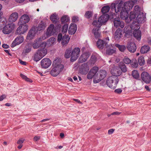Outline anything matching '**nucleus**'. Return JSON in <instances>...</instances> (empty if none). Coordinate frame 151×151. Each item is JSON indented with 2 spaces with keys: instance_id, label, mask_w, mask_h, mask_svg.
Wrapping results in <instances>:
<instances>
[{
  "instance_id": "nucleus-18",
  "label": "nucleus",
  "mask_w": 151,
  "mask_h": 151,
  "mask_svg": "<svg viewBox=\"0 0 151 151\" xmlns=\"http://www.w3.org/2000/svg\"><path fill=\"white\" fill-rule=\"evenodd\" d=\"M122 29L121 28H118L114 34V38L115 40H119L122 35Z\"/></svg>"
},
{
  "instance_id": "nucleus-59",
  "label": "nucleus",
  "mask_w": 151,
  "mask_h": 151,
  "mask_svg": "<svg viewBox=\"0 0 151 151\" xmlns=\"http://www.w3.org/2000/svg\"><path fill=\"white\" fill-rule=\"evenodd\" d=\"M122 91V90L121 88H118L115 89L114 90L115 93H120Z\"/></svg>"
},
{
  "instance_id": "nucleus-48",
  "label": "nucleus",
  "mask_w": 151,
  "mask_h": 151,
  "mask_svg": "<svg viewBox=\"0 0 151 151\" xmlns=\"http://www.w3.org/2000/svg\"><path fill=\"white\" fill-rule=\"evenodd\" d=\"M137 14L135 13V12H131L129 14V18L130 21L135 18Z\"/></svg>"
},
{
  "instance_id": "nucleus-23",
  "label": "nucleus",
  "mask_w": 151,
  "mask_h": 151,
  "mask_svg": "<svg viewBox=\"0 0 151 151\" xmlns=\"http://www.w3.org/2000/svg\"><path fill=\"white\" fill-rule=\"evenodd\" d=\"M97 47L100 49H102L107 45V43L99 39L96 43Z\"/></svg>"
},
{
  "instance_id": "nucleus-4",
  "label": "nucleus",
  "mask_w": 151,
  "mask_h": 151,
  "mask_svg": "<svg viewBox=\"0 0 151 151\" xmlns=\"http://www.w3.org/2000/svg\"><path fill=\"white\" fill-rule=\"evenodd\" d=\"M107 73L104 70H100L98 73L97 76H95V79L93 80L94 83H98L100 82L106 76Z\"/></svg>"
},
{
  "instance_id": "nucleus-28",
  "label": "nucleus",
  "mask_w": 151,
  "mask_h": 151,
  "mask_svg": "<svg viewBox=\"0 0 151 151\" xmlns=\"http://www.w3.org/2000/svg\"><path fill=\"white\" fill-rule=\"evenodd\" d=\"M38 54L40 55L42 58L44 57L47 53V50L46 49H39L37 51Z\"/></svg>"
},
{
  "instance_id": "nucleus-30",
  "label": "nucleus",
  "mask_w": 151,
  "mask_h": 151,
  "mask_svg": "<svg viewBox=\"0 0 151 151\" xmlns=\"http://www.w3.org/2000/svg\"><path fill=\"white\" fill-rule=\"evenodd\" d=\"M119 68L121 69L122 72L125 73L127 71V68L124 64L122 62H120L119 65Z\"/></svg>"
},
{
  "instance_id": "nucleus-32",
  "label": "nucleus",
  "mask_w": 151,
  "mask_h": 151,
  "mask_svg": "<svg viewBox=\"0 0 151 151\" xmlns=\"http://www.w3.org/2000/svg\"><path fill=\"white\" fill-rule=\"evenodd\" d=\"M150 47L147 45H145L141 48L140 52L142 54H145L148 52L150 50Z\"/></svg>"
},
{
  "instance_id": "nucleus-10",
  "label": "nucleus",
  "mask_w": 151,
  "mask_h": 151,
  "mask_svg": "<svg viewBox=\"0 0 151 151\" xmlns=\"http://www.w3.org/2000/svg\"><path fill=\"white\" fill-rule=\"evenodd\" d=\"M51 64V60L48 58H44L41 62V65L42 68H46L50 66Z\"/></svg>"
},
{
  "instance_id": "nucleus-1",
  "label": "nucleus",
  "mask_w": 151,
  "mask_h": 151,
  "mask_svg": "<svg viewBox=\"0 0 151 151\" xmlns=\"http://www.w3.org/2000/svg\"><path fill=\"white\" fill-rule=\"evenodd\" d=\"M134 5L130 1L125 2L124 4L122 1H121L118 4L115 3L112 4L111 7L112 9H114L116 13H120L122 19H126L128 17V11L132 9Z\"/></svg>"
},
{
  "instance_id": "nucleus-21",
  "label": "nucleus",
  "mask_w": 151,
  "mask_h": 151,
  "mask_svg": "<svg viewBox=\"0 0 151 151\" xmlns=\"http://www.w3.org/2000/svg\"><path fill=\"white\" fill-rule=\"evenodd\" d=\"M136 16V19L138 23H142L145 18V17L142 12H139Z\"/></svg>"
},
{
  "instance_id": "nucleus-41",
  "label": "nucleus",
  "mask_w": 151,
  "mask_h": 151,
  "mask_svg": "<svg viewBox=\"0 0 151 151\" xmlns=\"http://www.w3.org/2000/svg\"><path fill=\"white\" fill-rule=\"evenodd\" d=\"M32 45L30 43H27L25 46V52L27 53L29 52L31 50Z\"/></svg>"
},
{
  "instance_id": "nucleus-31",
  "label": "nucleus",
  "mask_w": 151,
  "mask_h": 151,
  "mask_svg": "<svg viewBox=\"0 0 151 151\" xmlns=\"http://www.w3.org/2000/svg\"><path fill=\"white\" fill-rule=\"evenodd\" d=\"M50 19L53 23L55 24L58 22L59 19L58 18V15L55 13L50 16Z\"/></svg>"
},
{
  "instance_id": "nucleus-61",
  "label": "nucleus",
  "mask_w": 151,
  "mask_h": 151,
  "mask_svg": "<svg viewBox=\"0 0 151 151\" xmlns=\"http://www.w3.org/2000/svg\"><path fill=\"white\" fill-rule=\"evenodd\" d=\"M114 131V129H111L108 130V134H112Z\"/></svg>"
},
{
  "instance_id": "nucleus-35",
  "label": "nucleus",
  "mask_w": 151,
  "mask_h": 151,
  "mask_svg": "<svg viewBox=\"0 0 151 151\" xmlns=\"http://www.w3.org/2000/svg\"><path fill=\"white\" fill-rule=\"evenodd\" d=\"M61 21L62 23L64 24L67 22L69 21V17L67 15H64L61 18Z\"/></svg>"
},
{
  "instance_id": "nucleus-5",
  "label": "nucleus",
  "mask_w": 151,
  "mask_h": 151,
  "mask_svg": "<svg viewBox=\"0 0 151 151\" xmlns=\"http://www.w3.org/2000/svg\"><path fill=\"white\" fill-rule=\"evenodd\" d=\"M80 50L78 47H75L74 48L71 53V57L70 60L71 62H73L76 60L79 57Z\"/></svg>"
},
{
  "instance_id": "nucleus-49",
  "label": "nucleus",
  "mask_w": 151,
  "mask_h": 151,
  "mask_svg": "<svg viewBox=\"0 0 151 151\" xmlns=\"http://www.w3.org/2000/svg\"><path fill=\"white\" fill-rule=\"evenodd\" d=\"M131 65L134 68L137 67L138 64L137 60H133Z\"/></svg>"
},
{
  "instance_id": "nucleus-45",
  "label": "nucleus",
  "mask_w": 151,
  "mask_h": 151,
  "mask_svg": "<svg viewBox=\"0 0 151 151\" xmlns=\"http://www.w3.org/2000/svg\"><path fill=\"white\" fill-rule=\"evenodd\" d=\"M71 50H67L65 54V57L66 58H69L70 57H71Z\"/></svg>"
},
{
  "instance_id": "nucleus-38",
  "label": "nucleus",
  "mask_w": 151,
  "mask_h": 151,
  "mask_svg": "<svg viewBox=\"0 0 151 151\" xmlns=\"http://www.w3.org/2000/svg\"><path fill=\"white\" fill-rule=\"evenodd\" d=\"M98 68L97 67H93L90 70V71H92L91 72L93 74L94 76V79H95V76H96L98 75V73L97 74L96 73L98 72Z\"/></svg>"
},
{
  "instance_id": "nucleus-22",
  "label": "nucleus",
  "mask_w": 151,
  "mask_h": 151,
  "mask_svg": "<svg viewBox=\"0 0 151 151\" xmlns=\"http://www.w3.org/2000/svg\"><path fill=\"white\" fill-rule=\"evenodd\" d=\"M54 25L53 24H51L48 27L46 33L47 37H49L51 35H53L55 33L54 30Z\"/></svg>"
},
{
  "instance_id": "nucleus-11",
  "label": "nucleus",
  "mask_w": 151,
  "mask_h": 151,
  "mask_svg": "<svg viewBox=\"0 0 151 151\" xmlns=\"http://www.w3.org/2000/svg\"><path fill=\"white\" fill-rule=\"evenodd\" d=\"M24 41V37L22 35H18L12 44V47H14L22 43Z\"/></svg>"
},
{
  "instance_id": "nucleus-15",
  "label": "nucleus",
  "mask_w": 151,
  "mask_h": 151,
  "mask_svg": "<svg viewBox=\"0 0 151 151\" xmlns=\"http://www.w3.org/2000/svg\"><path fill=\"white\" fill-rule=\"evenodd\" d=\"M36 33V28L32 27L29 31L27 36V39L29 40H31L34 37Z\"/></svg>"
},
{
  "instance_id": "nucleus-52",
  "label": "nucleus",
  "mask_w": 151,
  "mask_h": 151,
  "mask_svg": "<svg viewBox=\"0 0 151 151\" xmlns=\"http://www.w3.org/2000/svg\"><path fill=\"white\" fill-rule=\"evenodd\" d=\"M123 62L126 64H129L131 63V60L128 58L125 57L123 59Z\"/></svg>"
},
{
  "instance_id": "nucleus-13",
  "label": "nucleus",
  "mask_w": 151,
  "mask_h": 151,
  "mask_svg": "<svg viewBox=\"0 0 151 151\" xmlns=\"http://www.w3.org/2000/svg\"><path fill=\"white\" fill-rule=\"evenodd\" d=\"M111 72L112 76H116L118 77L122 73L121 71L117 67L114 66L111 70Z\"/></svg>"
},
{
  "instance_id": "nucleus-40",
  "label": "nucleus",
  "mask_w": 151,
  "mask_h": 151,
  "mask_svg": "<svg viewBox=\"0 0 151 151\" xmlns=\"http://www.w3.org/2000/svg\"><path fill=\"white\" fill-rule=\"evenodd\" d=\"M6 23V21L5 18H0V30L3 29V25Z\"/></svg>"
},
{
  "instance_id": "nucleus-47",
  "label": "nucleus",
  "mask_w": 151,
  "mask_h": 151,
  "mask_svg": "<svg viewBox=\"0 0 151 151\" xmlns=\"http://www.w3.org/2000/svg\"><path fill=\"white\" fill-rule=\"evenodd\" d=\"M132 75L133 78L135 79H137L139 77L138 73L136 70H134L132 71Z\"/></svg>"
},
{
  "instance_id": "nucleus-24",
  "label": "nucleus",
  "mask_w": 151,
  "mask_h": 151,
  "mask_svg": "<svg viewBox=\"0 0 151 151\" xmlns=\"http://www.w3.org/2000/svg\"><path fill=\"white\" fill-rule=\"evenodd\" d=\"M18 17V14L17 12H14L10 15L8 20L10 22H13L17 20Z\"/></svg>"
},
{
  "instance_id": "nucleus-44",
  "label": "nucleus",
  "mask_w": 151,
  "mask_h": 151,
  "mask_svg": "<svg viewBox=\"0 0 151 151\" xmlns=\"http://www.w3.org/2000/svg\"><path fill=\"white\" fill-rule=\"evenodd\" d=\"M138 62L140 65H143L145 63L144 57L142 56L139 57L138 59Z\"/></svg>"
},
{
  "instance_id": "nucleus-29",
  "label": "nucleus",
  "mask_w": 151,
  "mask_h": 151,
  "mask_svg": "<svg viewBox=\"0 0 151 151\" xmlns=\"http://www.w3.org/2000/svg\"><path fill=\"white\" fill-rule=\"evenodd\" d=\"M70 39V38L69 37L68 35H65L63 36L61 43L63 45L67 44Z\"/></svg>"
},
{
  "instance_id": "nucleus-57",
  "label": "nucleus",
  "mask_w": 151,
  "mask_h": 151,
  "mask_svg": "<svg viewBox=\"0 0 151 151\" xmlns=\"http://www.w3.org/2000/svg\"><path fill=\"white\" fill-rule=\"evenodd\" d=\"M63 37L61 33H60L58 36V41L60 42L61 41H62Z\"/></svg>"
},
{
  "instance_id": "nucleus-39",
  "label": "nucleus",
  "mask_w": 151,
  "mask_h": 151,
  "mask_svg": "<svg viewBox=\"0 0 151 151\" xmlns=\"http://www.w3.org/2000/svg\"><path fill=\"white\" fill-rule=\"evenodd\" d=\"M115 46L118 48L119 50L121 52H124L126 49V46L124 45H120L119 44H116Z\"/></svg>"
},
{
  "instance_id": "nucleus-16",
  "label": "nucleus",
  "mask_w": 151,
  "mask_h": 151,
  "mask_svg": "<svg viewBox=\"0 0 151 151\" xmlns=\"http://www.w3.org/2000/svg\"><path fill=\"white\" fill-rule=\"evenodd\" d=\"M127 47L128 50L132 53H134L137 49L135 44L133 42L128 43L127 45Z\"/></svg>"
},
{
  "instance_id": "nucleus-58",
  "label": "nucleus",
  "mask_w": 151,
  "mask_h": 151,
  "mask_svg": "<svg viewBox=\"0 0 151 151\" xmlns=\"http://www.w3.org/2000/svg\"><path fill=\"white\" fill-rule=\"evenodd\" d=\"M78 21V17L77 16H74L72 19V21L73 22H76Z\"/></svg>"
},
{
  "instance_id": "nucleus-27",
  "label": "nucleus",
  "mask_w": 151,
  "mask_h": 151,
  "mask_svg": "<svg viewBox=\"0 0 151 151\" xmlns=\"http://www.w3.org/2000/svg\"><path fill=\"white\" fill-rule=\"evenodd\" d=\"M99 28H94L92 30V32L96 38H99L100 37V33L99 32Z\"/></svg>"
},
{
  "instance_id": "nucleus-2",
  "label": "nucleus",
  "mask_w": 151,
  "mask_h": 151,
  "mask_svg": "<svg viewBox=\"0 0 151 151\" xmlns=\"http://www.w3.org/2000/svg\"><path fill=\"white\" fill-rule=\"evenodd\" d=\"M119 82L118 78L116 76H111L107 80L106 82L107 85L112 89L116 88Z\"/></svg>"
},
{
  "instance_id": "nucleus-46",
  "label": "nucleus",
  "mask_w": 151,
  "mask_h": 151,
  "mask_svg": "<svg viewBox=\"0 0 151 151\" xmlns=\"http://www.w3.org/2000/svg\"><path fill=\"white\" fill-rule=\"evenodd\" d=\"M92 24L96 27L97 28H100L102 25V24L100 23L99 20L98 21L96 20L94 21L92 23Z\"/></svg>"
},
{
  "instance_id": "nucleus-43",
  "label": "nucleus",
  "mask_w": 151,
  "mask_h": 151,
  "mask_svg": "<svg viewBox=\"0 0 151 151\" xmlns=\"http://www.w3.org/2000/svg\"><path fill=\"white\" fill-rule=\"evenodd\" d=\"M54 67L57 70L59 71V73H60V72L63 69L64 66L63 65L61 64H58L57 65Z\"/></svg>"
},
{
  "instance_id": "nucleus-9",
  "label": "nucleus",
  "mask_w": 151,
  "mask_h": 151,
  "mask_svg": "<svg viewBox=\"0 0 151 151\" xmlns=\"http://www.w3.org/2000/svg\"><path fill=\"white\" fill-rule=\"evenodd\" d=\"M90 54L89 52H84L81 54L78 59V62L82 63L86 61L89 57Z\"/></svg>"
},
{
  "instance_id": "nucleus-17",
  "label": "nucleus",
  "mask_w": 151,
  "mask_h": 151,
  "mask_svg": "<svg viewBox=\"0 0 151 151\" xmlns=\"http://www.w3.org/2000/svg\"><path fill=\"white\" fill-rule=\"evenodd\" d=\"M80 70L83 74H87L89 70V67L86 63L82 64L80 68Z\"/></svg>"
},
{
  "instance_id": "nucleus-51",
  "label": "nucleus",
  "mask_w": 151,
  "mask_h": 151,
  "mask_svg": "<svg viewBox=\"0 0 151 151\" xmlns=\"http://www.w3.org/2000/svg\"><path fill=\"white\" fill-rule=\"evenodd\" d=\"M96 58L94 55H92L90 59V62L92 64H94L96 62Z\"/></svg>"
},
{
  "instance_id": "nucleus-55",
  "label": "nucleus",
  "mask_w": 151,
  "mask_h": 151,
  "mask_svg": "<svg viewBox=\"0 0 151 151\" xmlns=\"http://www.w3.org/2000/svg\"><path fill=\"white\" fill-rule=\"evenodd\" d=\"M55 41V39L53 37H51L48 40V41L50 42L49 43L50 44H53Z\"/></svg>"
},
{
  "instance_id": "nucleus-37",
  "label": "nucleus",
  "mask_w": 151,
  "mask_h": 151,
  "mask_svg": "<svg viewBox=\"0 0 151 151\" xmlns=\"http://www.w3.org/2000/svg\"><path fill=\"white\" fill-rule=\"evenodd\" d=\"M42 58L39 54H38V52H37L34 55L33 60L34 61L37 62L39 61Z\"/></svg>"
},
{
  "instance_id": "nucleus-53",
  "label": "nucleus",
  "mask_w": 151,
  "mask_h": 151,
  "mask_svg": "<svg viewBox=\"0 0 151 151\" xmlns=\"http://www.w3.org/2000/svg\"><path fill=\"white\" fill-rule=\"evenodd\" d=\"M68 25L67 24H65L63 26L62 32L64 33L66 32H67L68 28Z\"/></svg>"
},
{
  "instance_id": "nucleus-60",
  "label": "nucleus",
  "mask_w": 151,
  "mask_h": 151,
  "mask_svg": "<svg viewBox=\"0 0 151 151\" xmlns=\"http://www.w3.org/2000/svg\"><path fill=\"white\" fill-rule=\"evenodd\" d=\"M24 140V139L23 140L22 139H20L19 140H18V141H17V143L18 144L20 145L22 144V143L23 142Z\"/></svg>"
},
{
  "instance_id": "nucleus-64",
  "label": "nucleus",
  "mask_w": 151,
  "mask_h": 151,
  "mask_svg": "<svg viewBox=\"0 0 151 151\" xmlns=\"http://www.w3.org/2000/svg\"><path fill=\"white\" fill-rule=\"evenodd\" d=\"M121 113L118 112H114L111 114V115H119Z\"/></svg>"
},
{
  "instance_id": "nucleus-34",
  "label": "nucleus",
  "mask_w": 151,
  "mask_h": 151,
  "mask_svg": "<svg viewBox=\"0 0 151 151\" xmlns=\"http://www.w3.org/2000/svg\"><path fill=\"white\" fill-rule=\"evenodd\" d=\"M110 7L109 6L106 5L103 7L101 10V12L103 14H106L109 11Z\"/></svg>"
},
{
  "instance_id": "nucleus-14",
  "label": "nucleus",
  "mask_w": 151,
  "mask_h": 151,
  "mask_svg": "<svg viewBox=\"0 0 151 151\" xmlns=\"http://www.w3.org/2000/svg\"><path fill=\"white\" fill-rule=\"evenodd\" d=\"M29 17L27 15L24 14L21 16L20 19L18 24H25L28 23L29 21Z\"/></svg>"
},
{
  "instance_id": "nucleus-26",
  "label": "nucleus",
  "mask_w": 151,
  "mask_h": 151,
  "mask_svg": "<svg viewBox=\"0 0 151 151\" xmlns=\"http://www.w3.org/2000/svg\"><path fill=\"white\" fill-rule=\"evenodd\" d=\"M42 41V39L41 38H38L34 42L32 46L34 49H37L40 46V45Z\"/></svg>"
},
{
  "instance_id": "nucleus-12",
  "label": "nucleus",
  "mask_w": 151,
  "mask_h": 151,
  "mask_svg": "<svg viewBox=\"0 0 151 151\" xmlns=\"http://www.w3.org/2000/svg\"><path fill=\"white\" fill-rule=\"evenodd\" d=\"M114 27H119L121 28H123L124 27V23L120 21V19L119 17H116L114 19Z\"/></svg>"
},
{
  "instance_id": "nucleus-36",
  "label": "nucleus",
  "mask_w": 151,
  "mask_h": 151,
  "mask_svg": "<svg viewBox=\"0 0 151 151\" xmlns=\"http://www.w3.org/2000/svg\"><path fill=\"white\" fill-rule=\"evenodd\" d=\"M59 73V71L57 70L55 67L50 72L51 75L53 76H56Z\"/></svg>"
},
{
  "instance_id": "nucleus-56",
  "label": "nucleus",
  "mask_w": 151,
  "mask_h": 151,
  "mask_svg": "<svg viewBox=\"0 0 151 151\" xmlns=\"http://www.w3.org/2000/svg\"><path fill=\"white\" fill-rule=\"evenodd\" d=\"M46 45L47 44L45 42H43L41 44L40 43L39 47H41V49H45V47Z\"/></svg>"
},
{
  "instance_id": "nucleus-42",
  "label": "nucleus",
  "mask_w": 151,
  "mask_h": 151,
  "mask_svg": "<svg viewBox=\"0 0 151 151\" xmlns=\"http://www.w3.org/2000/svg\"><path fill=\"white\" fill-rule=\"evenodd\" d=\"M93 12L91 11H88L86 12L84 15L85 17L89 19L92 17Z\"/></svg>"
},
{
  "instance_id": "nucleus-20",
  "label": "nucleus",
  "mask_w": 151,
  "mask_h": 151,
  "mask_svg": "<svg viewBox=\"0 0 151 151\" xmlns=\"http://www.w3.org/2000/svg\"><path fill=\"white\" fill-rule=\"evenodd\" d=\"M77 25L74 23H71L69 28L68 32L70 35L74 34L77 30Z\"/></svg>"
},
{
  "instance_id": "nucleus-25",
  "label": "nucleus",
  "mask_w": 151,
  "mask_h": 151,
  "mask_svg": "<svg viewBox=\"0 0 151 151\" xmlns=\"http://www.w3.org/2000/svg\"><path fill=\"white\" fill-rule=\"evenodd\" d=\"M106 53L109 55H112L115 51L113 49V47L111 45H107L106 47Z\"/></svg>"
},
{
  "instance_id": "nucleus-50",
  "label": "nucleus",
  "mask_w": 151,
  "mask_h": 151,
  "mask_svg": "<svg viewBox=\"0 0 151 151\" xmlns=\"http://www.w3.org/2000/svg\"><path fill=\"white\" fill-rule=\"evenodd\" d=\"M133 12H135L137 14L141 12L140 10V8L139 6L136 5L134 6Z\"/></svg>"
},
{
  "instance_id": "nucleus-8",
  "label": "nucleus",
  "mask_w": 151,
  "mask_h": 151,
  "mask_svg": "<svg viewBox=\"0 0 151 151\" xmlns=\"http://www.w3.org/2000/svg\"><path fill=\"white\" fill-rule=\"evenodd\" d=\"M141 78L142 80L145 83H148L151 81V77L150 75L147 72H142L141 74Z\"/></svg>"
},
{
  "instance_id": "nucleus-54",
  "label": "nucleus",
  "mask_w": 151,
  "mask_h": 151,
  "mask_svg": "<svg viewBox=\"0 0 151 151\" xmlns=\"http://www.w3.org/2000/svg\"><path fill=\"white\" fill-rule=\"evenodd\" d=\"M92 71H89L88 74L87 75V78L88 79H92L93 77V79H94V76L93 75V74H92L91 72Z\"/></svg>"
},
{
  "instance_id": "nucleus-62",
  "label": "nucleus",
  "mask_w": 151,
  "mask_h": 151,
  "mask_svg": "<svg viewBox=\"0 0 151 151\" xmlns=\"http://www.w3.org/2000/svg\"><path fill=\"white\" fill-rule=\"evenodd\" d=\"M2 47L4 48L7 49L9 48V46L7 44H2Z\"/></svg>"
},
{
  "instance_id": "nucleus-3",
  "label": "nucleus",
  "mask_w": 151,
  "mask_h": 151,
  "mask_svg": "<svg viewBox=\"0 0 151 151\" xmlns=\"http://www.w3.org/2000/svg\"><path fill=\"white\" fill-rule=\"evenodd\" d=\"M131 28V29L134 30L133 34L134 37L137 40H140L141 38V32L139 29V26L138 24H132Z\"/></svg>"
},
{
  "instance_id": "nucleus-33",
  "label": "nucleus",
  "mask_w": 151,
  "mask_h": 151,
  "mask_svg": "<svg viewBox=\"0 0 151 151\" xmlns=\"http://www.w3.org/2000/svg\"><path fill=\"white\" fill-rule=\"evenodd\" d=\"M45 23L42 21H41L37 28V30L40 31L45 29Z\"/></svg>"
},
{
  "instance_id": "nucleus-6",
  "label": "nucleus",
  "mask_w": 151,
  "mask_h": 151,
  "mask_svg": "<svg viewBox=\"0 0 151 151\" xmlns=\"http://www.w3.org/2000/svg\"><path fill=\"white\" fill-rule=\"evenodd\" d=\"M20 26L17 28L15 34L17 35L23 34L28 29V25L24 24H19Z\"/></svg>"
},
{
  "instance_id": "nucleus-63",
  "label": "nucleus",
  "mask_w": 151,
  "mask_h": 151,
  "mask_svg": "<svg viewBox=\"0 0 151 151\" xmlns=\"http://www.w3.org/2000/svg\"><path fill=\"white\" fill-rule=\"evenodd\" d=\"M6 96L5 95H1L0 97V101H1L3 100L5 98H6Z\"/></svg>"
},
{
  "instance_id": "nucleus-7",
  "label": "nucleus",
  "mask_w": 151,
  "mask_h": 151,
  "mask_svg": "<svg viewBox=\"0 0 151 151\" xmlns=\"http://www.w3.org/2000/svg\"><path fill=\"white\" fill-rule=\"evenodd\" d=\"M15 25L13 23L7 24L3 27L2 32L5 34H8L12 32L14 28Z\"/></svg>"
},
{
  "instance_id": "nucleus-19",
  "label": "nucleus",
  "mask_w": 151,
  "mask_h": 151,
  "mask_svg": "<svg viewBox=\"0 0 151 151\" xmlns=\"http://www.w3.org/2000/svg\"><path fill=\"white\" fill-rule=\"evenodd\" d=\"M109 18V15L108 14H103L99 18V21L101 23H105Z\"/></svg>"
}]
</instances>
